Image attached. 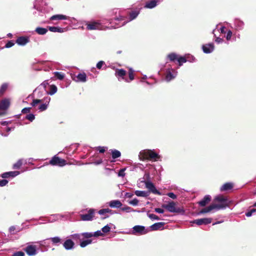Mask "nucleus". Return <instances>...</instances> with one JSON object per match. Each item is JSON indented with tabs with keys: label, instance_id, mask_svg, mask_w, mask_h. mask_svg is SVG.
<instances>
[{
	"label": "nucleus",
	"instance_id": "nucleus-3",
	"mask_svg": "<svg viewBox=\"0 0 256 256\" xmlns=\"http://www.w3.org/2000/svg\"><path fill=\"white\" fill-rule=\"evenodd\" d=\"M162 207L166 208L170 212L178 213L182 214H184V210L182 208L176 207V204L174 202H170L166 204H163Z\"/></svg>",
	"mask_w": 256,
	"mask_h": 256
},
{
	"label": "nucleus",
	"instance_id": "nucleus-7",
	"mask_svg": "<svg viewBox=\"0 0 256 256\" xmlns=\"http://www.w3.org/2000/svg\"><path fill=\"white\" fill-rule=\"evenodd\" d=\"M150 232V230L148 228H146L144 226L136 225L132 228V230L131 234L134 235H143L146 234Z\"/></svg>",
	"mask_w": 256,
	"mask_h": 256
},
{
	"label": "nucleus",
	"instance_id": "nucleus-18",
	"mask_svg": "<svg viewBox=\"0 0 256 256\" xmlns=\"http://www.w3.org/2000/svg\"><path fill=\"white\" fill-rule=\"evenodd\" d=\"M202 48L204 53L210 54L214 51V46L213 43H209L204 44L202 46Z\"/></svg>",
	"mask_w": 256,
	"mask_h": 256
},
{
	"label": "nucleus",
	"instance_id": "nucleus-16",
	"mask_svg": "<svg viewBox=\"0 0 256 256\" xmlns=\"http://www.w3.org/2000/svg\"><path fill=\"white\" fill-rule=\"evenodd\" d=\"M94 210L93 209H90L88 214L81 215V218L84 221H88L92 220L94 216Z\"/></svg>",
	"mask_w": 256,
	"mask_h": 256
},
{
	"label": "nucleus",
	"instance_id": "nucleus-46",
	"mask_svg": "<svg viewBox=\"0 0 256 256\" xmlns=\"http://www.w3.org/2000/svg\"><path fill=\"white\" fill-rule=\"evenodd\" d=\"M22 160H19L13 165V168L14 169H19L22 164Z\"/></svg>",
	"mask_w": 256,
	"mask_h": 256
},
{
	"label": "nucleus",
	"instance_id": "nucleus-6",
	"mask_svg": "<svg viewBox=\"0 0 256 256\" xmlns=\"http://www.w3.org/2000/svg\"><path fill=\"white\" fill-rule=\"evenodd\" d=\"M66 160L56 156H54L50 160L48 163H45L44 166L48 165V164L53 166H63L66 164Z\"/></svg>",
	"mask_w": 256,
	"mask_h": 256
},
{
	"label": "nucleus",
	"instance_id": "nucleus-59",
	"mask_svg": "<svg viewBox=\"0 0 256 256\" xmlns=\"http://www.w3.org/2000/svg\"><path fill=\"white\" fill-rule=\"evenodd\" d=\"M14 41L12 40H10L8 41L6 44L5 47L6 48H10L12 47L13 46H14Z\"/></svg>",
	"mask_w": 256,
	"mask_h": 256
},
{
	"label": "nucleus",
	"instance_id": "nucleus-51",
	"mask_svg": "<svg viewBox=\"0 0 256 256\" xmlns=\"http://www.w3.org/2000/svg\"><path fill=\"white\" fill-rule=\"evenodd\" d=\"M121 210L122 211H124V212H135V210H132V208H131L130 207L128 206H124V207L122 208H121Z\"/></svg>",
	"mask_w": 256,
	"mask_h": 256
},
{
	"label": "nucleus",
	"instance_id": "nucleus-40",
	"mask_svg": "<svg viewBox=\"0 0 256 256\" xmlns=\"http://www.w3.org/2000/svg\"><path fill=\"white\" fill-rule=\"evenodd\" d=\"M50 238H47L42 240H40L39 242H35L34 243L39 244L40 246H48L49 245L48 240H50Z\"/></svg>",
	"mask_w": 256,
	"mask_h": 256
},
{
	"label": "nucleus",
	"instance_id": "nucleus-25",
	"mask_svg": "<svg viewBox=\"0 0 256 256\" xmlns=\"http://www.w3.org/2000/svg\"><path fill=\"white\" fill-rule=\"evenodd\" d=\"M20 174L18 171L8 172H4L2 174V178H8L9 177L14 178Z\"/></svg>",
	"mask_w": 256,
	"mask_h": 256
},
{
	"label": "nucleus",
	"instance_id": "nucleus-33",
	"mask_svg": "<svg viewBox=\"0 0 256 256\" xmlns=\"http://www.w3.org/2000/svg\"><path fill=\"white\" fill-rule=\"evenodd\" d=\"M233 187V184L231 182H226L220 188L221 192L231 190Z\"/></svg>",
	"mask_w": 256,
	"mask_h": 256
},
{
	"label": "nucleus",
	"instance_id": "nucleus-10",
	"mask_svg": "<svg viewBox=\"0 0 256 256\" xmlns=\"http://www.w3.org/2000/svg\"><path fill=\"white\" fill-rule=\"evenodd\" d=\"M52 20H68L70 22H72L73 20H75L76 19L74 18H71L66 15L58 14H55L52 16L50 18Z\"/></svg>",
	"mask_w": 256,
	"mask_h": 256
},
{
	"label": "nucleus",
	"instance_id": "nucleus-8",
	"mask_svg": "<svg viewBox=\"0 0 256 256\" xmlns=\"http://www.w3.org/2000/svg\"><path fill=\"white\" fill-rule=\"evenodd\" d=\"M46 2L44 0H35L33 4V8L40 12H46L48 10L46 8Z\"/></svg>",
	"mask_w": 256,
	"mask_h": 256
},
{
	"label": "nucleus",
	"instance_id": "nucleus-38",
	"mask_svg": "<svg viewBox=\"0 0 256 256\" xmlns=\"http://www.w3.org/2000/svg\"><path fill=\"white\" fill-rule=\"evenodd\" d=\"M8 84L7 83H4L0 88V96H2L8 89Z\"/></svg>",
	"mask_w": 256,
	"mask_h": 256
},
{
	"label": "nucleus",
	"instance_id": "nucleus-39",
	"mask_svg": "<svg viewBox=\"0 0 256 256\" xmlns=\"http://www.w3.org/2000/svg\"><path fill=\"white\" fill-rule=\"evenodd\" d=\"M53 244L58 245L61 242V238L58 236H55L50 238Z\"/></svg>",
	"mask_w": 256,
	"mask_h": 256
},
{
	"label": "nucleus",
	"instance_id": "nucleus-43",
	"mask_svg": "<svg viewBox=\"0 0 256 256\" xmlns=\"http://www.w3.org/2000/svg\"><path fill=\"white\" fill-rule=\"evenodd\" d=\"M216 31V29L212 31V33L214 34V36L215 37L214 41L218 44H221L224 42V40L222 38L216 36V34H215Z\"/></svg>",
	"mask_w": 256,
	"mask_h": 256
},
{
	"label": "nucleus",
	"instance_id": "nucleus-60",
	"mask_svg": "<svg viewBox=\"0 0 256 256\" xmlns=\"http://www.w3.org/2000/svg\"><path fill=\"white\" fill-rule=\"evenodd\" d=\"M12 256H24V253L22 251H18L14 252Z\"/></svg>",
	"mask_w": 256,
	"mask_h": 256
},
{
	"label": "nucleus",
	"instance_id": "nucleus-28",
	"mask_svg": "<svg viewBox=\"0 0 256 256\" xmlns=\"http://www.w3.org/2000/svg\"><path fill=\"white\" fill-rule=\"evenodd\" d=\"M62 218H63V216L60 214H52L48 218L47 221L50 222H52Z\"/></svg>",
	"mask_w": 256,
	"mask_h": 256
},
{
	"label": "nucleus",
	"instance_id": "nucleus-1",
	"mask_svg": "<svg viewBox=\"0 0 256 256\" xmlns=\"http://www.w3.org/2000/svg\"><path fill=\"white\" fill-rule=\"evenodd\" d=\"M123 18H115L110 19H102L100 20H91L84 22L86 28L88 30H103L106 29L116 28L124 26V23L122 24L114 25V21H120L123 20Z\"/></svg>",
	"mask_w": 256,
	"mask_h": 256
},
{
	"label": "nucleus",
	"instance_id": "nucleus-57",
	"mask_svg": "<svg viewBox=\"0 0 256 256\" xmlns=\"http://www.w3.org/2000/svg\"><path fill=\"white\" fill-rule=\"evenodd\" d=\"M126 170V168L120 169L118 172V176L120 177H124L125 176L124 172Z\"/></svg>",
	"mask_w": 256,
	"mask_h": 256
},
{
	"label": "nucleus",
	"instance_id": "nucleus-26",
	"mask_svg": "<svg viewBox=\"0 0 256 256\" xmlns=\"http://www.w3.org/2000/svg\"><path fill=\"white\" fill-rule=\"evenodd\" d=\"M210 195H206L201 200L198 202V204L201 206H204L210 201Z\"/></svg>",
	"mask_w": 256,
	"mask_h": 256
},
{
	"label": "nucleus",
	"instance_id": "nucleus-62",
	"mask_svg": "<svg viewBox=\"0 0 256 256\" xmlns=\"http://www.w3.org/2000/svg\"><path fill=\"white\" fill-rule=\"evenodd\" d=\"M48 80H45L40 85L39 88H40L41 87H43V88L45 90V88L48 86Z\"/></svg>",
	"mask_w": 256,
	"mask_h": 256
},
{
	"label": "nucleus",
	"instance_id": "nucleus-9",
	"mask_svg": "<svg viewBox=\"0 0 256 256\" xmlns=\"http://www.w3.org/2000/svg\"><path fill=\"white\" fill-rule=\"evenodd\" d=\"M139 14H140L139 11H138V10L132 11V12H130V18H129L128 20H124L125 18L122 16V18H124L123 20H121L120 21H114V25H118V24H122L123 23H124V25H125L127 22L134 20L138 16ZM120 16L122 17V16H120L118 18H120Z\"/></svg>",
	"mask_w": 256,
	"mask_h": 256
},
{
	"label": "nucleus",
	"instance_id": "nucleus-61",
	"mask_svg": "<svg viewBox=\"0 0 256 256\" xmlns=\"http://www.w3.org/2000/svg\"><path fill=\"white\" fill-rule=\"evenodd\" d=\"M8 183V180L5 179L0 180V186H4L6 185Z\"/></svg>",
	"mask_w": 256,
	"mask_h": 256
},
{
	"label": "nucleus",
	"instance_id": "nucleus-30",
	"mask_svg": "<svg viewBox=\"0 0 256 256\" xmlns=\"http://www.w3.org/2000/svg\"><path fill=\"white\" fill-rule=\"evenodd\" d=\"M10 106V102L8 99L2 100L0 102V110H6Z\"/></svg>",
	"mask_w": 256,
	"mask_h": 256
},
{
	"label": "nucleus",
	"instance_id": "nucleus-20",
	"mask_svg": "<svg viewBox=\"0 0 256 256\" xmlns=\"http://www.w3.org/2000/svg\"><path fill=\"white\" fill-rule=\"evenodd\" d=\"M116 212H114L112 210L108 208H102L98 210V214L101 216H104L102 218V219L106 218L109 217V215L108 214H115Z\"/></svg>",
	"mask_w": 256,
	"mask_h": 256
},
{
	"label": "nucleus",
	"instance_id": "nucleus-44",
	"mask_svg": "<svg viewBox=\"0 0 256 256\" xmlns=\"http://www.w3.org/2000/svg\"><path fill=\"white\" fill-rule=\"evenodd\" d=\"M54 74V76L60 80H62L64 77V74L61 72H55Z\"/></svg>",
	"mask_w": 256,
	"mask_h": 256
},
{
	"label": "nucleus",
	"instance_id": "nucleus-50",
	"mask_svg": "<svg viewBox=\"0 0 256 256\" xmlns=\"http://www.w3.org/2000/svg\"><path fill=\"white\" fill-rule=\"evenodd\" d=\"M138 200L137 198H135L132 200L128 201V204L133 206H136L138 204Z\"/></svg>",
	"mask_w": 256,
	"mask_h": 256
},
{
	"label": "nucleus",
	"instance_id": "nucleus-63",
	"mask_svg": "<svg viewBox=\"0 0 256 256\" xmlns=\"http://www.w3.org/2000/svg\"><path fill=\"white\" fill-rule=\"evenodd\" d=\"M30 108H25L22 110V112L23 114L29 113L30 112Z\"/></svg>",
	"mask_w": 256,
	"mask_h": 256
},
{
	"label": "nucleus",
	"instance_id": "nucleus-31",
	"mask_svg": "<svg viewBox=\"0 0 256 256\" xmlns=\"http://www.w3.org/2000/svg\"><path fill=\"white\" fill-rule=\"evenodd\" d=\"M178 62L179 66H182L184 63H185L187 60L186 58L184 56H180L177 59ZM190 62H193L195 61V58L194 56H192V60H188Z\"/></svg>",
	"mask_w": 256,
	"mask_h": 256
},
{
	"label": "nucleus",
	"instance_id": "nucleus-29",
	"mask_svg": "<svg viewBox=\"0 0 256 256\" xmlns=\"http://www.w3.org/2000/svg\"><path fill=\"white\" fill-rule=\"evenodd\" d=\"M216 206L214 204H210L208 206L202 210H201L198 212V214H202L209 212H211L212 210L216 209Z\"/></svg>",
	"mask_w": 256,
	"mask_h": 256
},
{
	"label": "nucleus",
	"instance_id": "nucleus-53",
	"mask_svg": "<svg viewBox=\"0 0 256 256\" xmlns=\"http://www.w3.org/2000/svg\"><path fill=\"white\" fill-rule=\"evenodd\" d=\"M92 236L95 237H98L100 236H104L102 230H98L94 232H92Z\"/></svg>",
	"mask_w": 256,
	"mask_h": 256
},
{
	"label": "nucleus",
	"instance_id": "nucleus-35",
	"mask_svg": "<svg viewBox=\"0 0 256 256\" xmlns=\"http://www.w3.org/2000/svg\"><path fill=\"white\" fill-rule=\"evenodd\" d=\"M110 226H114H114L112 224L110 223L109 224H108L106 226H104L103 228H102L101 230H102V232L103 233L104 236V235L105 234H106L110 232V229H111Z\"/></svg>",
	"mask_w": 256,
	"mask_h": 256
},
{
	"label": "nucleus",
	"instance_id": "nucleus-54",
	"mask_svg": "<svg viewBox=\"0 0 256 256\" xmlns=\"http://www.w3.org/2000/svg\"><path fill=\"white\" fill-rule=\"evenodd\" d=\"M128 76L130 78V80H128L130 82L134 79V70L132 68L130 69V71L128 72Z\"/></svg>",
	"mask_w": 256,
	"mask_h": 256
},
{
	"label": "nucleus",
	"instance_id": "nucleus-32",
	"mask_svg": "<svg viewBox=\"0 0 256 256\" xmlns=\"http://www.w3.org/2000/svg\"><path fill=\"white\" fill-rule=\"evenodd\" d=\"M134 194L138 196L146 198L149 196L150 192L145 190H136Z\"/></svg>",
	"mask_w": 256,
	"mask_h": 256
},
{
	"label": "nucleus",
	"instance_id": "nucleus-47",
	"mask_svg": "<svg viewBox=\"0 0 256 256\" xmlns=\"http://www.w3.org/2000/svg\"><path fill=\"white\" fill-rule=\"evenodd\" d=\"M148 216L152 220H159L160 218L156 215L153 214H148Z\"/></svg>",
	"mask_w": 256,
	"mask_h": 256
},
{
	"label": "nucleus",
	"instance_id": "nucleus-55",
	"mask_svg": "<svg viewBox=\"0 0 256 256\" xmlns=\"http://www.w3.org/2000/svg\"><path fill=\"white\" fill-rule=\"evenodd\" d=\"M232 32L230 30H229L228 31L226 34L225 36L226 38L228 41H229L230 40L232 36Z\"/></svg>",
	"mask_w": 256,
	"mask_h": 256
},
{
	"label": "nucleus",
	"instance_id": "nucleus-36",
	"mask_svg": "<svg viewBox=\"0 0 256 256\" xmlns=\"http://www.w3.org/2000/svg\"><path fill=\"white\" fill-rule=\"evenodd\" d=\"M48 29L42 27H38L36 28L35 32L40 35H44L48 32Z\"/></svg>",
	"mask_w": 256,
	"mask_h": 256
},
{
	"label": "nucleus",
	"instance_id": "nucleus-48",
	"mask_svg": "<svg viewBox=\"0 0 256 256\" xmlns=\"http://www.w3.org/2000/svg\"><path fill=\"white\" fill-rule=\"evenodd\" d=\"M254 213H256V208H252L250 210L246 213V216L248 217H250Z\"/></svg>",
	"mask_w": 256,
	"mask_h": 256
},
{
	"label": "nucleus",
	"instance_id": "nucleus-42",
	"mask_svg": "<svg viewBox=\"0 0 256 256\" xmlns=\"http://www.w3.org/2000/svg\"><path fill=\"white\" fill-rule=\"evenodd\" d=\"M92 242V240H86L82 241L80 242V245L82 248H84L88 244H90Z\"/></svg>",
	"mask_w": 256,
	"mask_h": 256
},
{
	"label": "nucleus",
	"instance_id": "nucleus-24",
	"mask_svg": "<svg viewBox=\"0 0 256 256\" xmlns=\"http://www.w3.org/2000/svg\"><path fill=\"white\" fill-rule=\"evenodd\" d=\"M122 203L120 200H112L108 202V206L111 208H120L122 206Z\"/></svg>",
	"mask_w": 256,
	"mask_h": 256
},
{
	"label": "nucleus",
	"instance_id": "nucleus-64",
	"mask_svg": "<svg viewBox=\"0 0 256 256\" xmlns=\"http://www.w3.org/2000/svg\"><path fill=\"white\" fill-rule=\"evenodd\" d=\"M167 195L170 198L172 199H176V196L174 192H168Z\"/></svg>",
	"mask_w": 256,
	"mask_h": 256
},
{
	"label": "nucleus",
	"instance_id": "nucleus-23",
	"mask_svg": "<svg viewBox=\"0 0 256 256\" xmlns=\"http://www.w3.org/2000/svg\"><path fill=\"white\" fill-rule=\"evenodd\" d=\"M74 242L70 240H66L63 244V246L66 250H72L74 248Z\"/></svg>",
	"mask_w": 256,
	"mask_h": 256
},
{
	"label": "nucleus",
	"instance_id": "nucleus-58",
	"mask_svg": "<svg viewBox=\"0 0 256 256\" xmlns=\"http://www.w3.org/2000/svg\"><path fill=\"white\" fill-rule=\"evenodd\" d=\"M82 236V234H72L70 236L74 238V239H78L80 240V237Z\"/></svg>",
	"mask_w": 256,
	"mask_h": 256
},
{
	"label": "nucleus",
	"instance_id": "nucleus-56",
	"mask_svg": "<svg viewBox=\"0 0 256 256\" xmlns=\"http://www.w3.org/2000/svg\"><path fill=\"white\" fill-rule=\"evenodd\" d=\"M104 65H106L105 62L102 60H100V61H99L97 63V64L96 65V67L97 68L100 70L102 68V66Z\"/></svg>",
	"mask_w": 256,
	"mask_h": 256
},
{
	"label": "nucleus",
	"instance_id": "nucleus-14",
	"mask_svg": "<svg viewBox=\"0 0 256 256\" xmlns=\"http://www.w3.org/2000/svg\"><path fill=\"white\" fill-rule=\"evenodd\" d=\"M212 219L211 218H202L194 220L190 222L192 224H196L198 226L202 224H208L211 223Z\"/></svg>",
	"mask_w": 256,
	"mask_h": 256
},
{
	"label": "nucleus",
	"instance_id": "nucleus-41",
	"mask_svg": "<svg viewBox=\"0 0 256 256\" xmlns=\"http://www.w3.org/2000/svg\"><path fill=\"white\" fill-rule=\"evenodd\" d=\"M57 87L55 85H52L50 86V92H47V94L50 95H53L57 92Z\"/></svg>",
	"mask_w": 256,
	"mask_h": 256
},
{
	"label": "nucleus",
	"instance_id": "nucleus-49",
	"mask_svg": "<svg viewBox=\"0 0 256 256\" xmlns=\"http://www.w3.org/2000/svg\"><path fill=\"white\" fill-rule=\"evenodd\" d=\"M25 118L32 122L35 118V116L32 114H29L26 116Z\"/></svg>",
	"mask_w": 256,
	"mask_h": 256
},
{
	"label": "nucleus",
	"instance_id": "nucleus-13",
	"mask_svg": "<svg viewBox=\"0 0 256 256\" xmlns=\"http://www.w3.org/2000/svg\"><path fill=\"white\" fill-rule=\"evenodd\" d=\"M126 74V71L124 69H117L116 70L115 75L118 78L119 81L124 80L127 82H130L128 80L124 78Z\"/></svg>",
	"mask_w": 256,
	"mask_h": 256
},
{
	"label": "nucleus",
	"instance_id": "nucleus-4",
	"mask_svg": "<svg viewBox=\"0 0 256 256\" xmlns=\"http://www.w3.org/2000/svg\"><path fill=\"white\" fill-rule=\"evenodd\" d=\"M215 200L217 202H220V204H214L216 207V210L225 209L226 207L228 206L230 202L223 196L220 195L216 196L215 198Z\"/></svg>",
	"mask_w": 256,
	"mask_h": 256
},
{
	"label": "nucleus",
	"instance_id": "nucleus-19",
	"mask_svg": "<svg viewBox=\"0 0 256 256\" xmlns=\"http://www.w3.org/2000/svg\"><path fill=\"white\" fill-rule=\"evenodd\" d=\"M244 26V22L240 19L236 18L234 20V28L236 30L240 31L243 30Z\"/></svg>",
	"mask_w": 256,
	"mask_h": 256
},
{
	"label": "nucleus",
	"instance_id": "nucleus-27",
	"mask_svg": "<svg viewBox=\"0 0 256 256\" xmlns=\"http://www.w3.org/2000/svg\"><path fill=\"white\" fill-rule=\"evenodd\" d=\"M158 0H152L150 2H148L146 4L144 8L150 9L153 8L158 5Z\"/></svg>",
	"mask_w": 256,
	"mask_h": 256
},
{
	"label": "nucleus",
	"instance_id": "nucleus-21",
	"mask_svg": "<svg viewBox=\"0 0 256 256\" xmlns=\"http://www.w3.org/2000/svg\"><path fill=\"white\" fill-rule=\"evenodd\" d=\"M72 79L76 82H84L87 80V76L84 72L80 73L74 78H72Z\"/></svg>",
	"mask_w": 256,
	"mask_h": 256
},
{
	"label": "nucleus",
	"instance_id": "nucleus-34",
	"mask_svg": "<svg viewBox=\"0 0 256 256\" xmlns=\"http://www.w3.org/2000/svg\"><path fill=\"white\" fill-rule=\"evenodd\" d=\"M48 30L54 32H64V28L58 26H48Z\"/></svg>",
	"mask_w": 256,
	"mask_h": 256
},
{
	"label": "nucleus",
	"instance_id": "nucleus-11",
	"mask_svg": "<svg viewBox=\"0 0 256 256\" xmlns=\"http://www.w3.org/2000/svg\"><path fill=\"white\" fill-rule=\"evenodd\" d=\"M146 187L152 193L158 195H162V193L156 188L154 185L150 181H144Z\"/></svg>",
	"mask_w": 256,
	"mask_h": 256
},
{
	"label": "nucleus",
	"instance_id": "nucleus-52",
	"mask_svg": "<svg viewBox=\"0 0 256 256\" xmlns=\"http://www.w3.org/2000/svg\"><path fill=\"white\" fill-rule=\"evenodd\" d=\"M82 236H83L84 238H88L92 237V232H83L82 233Z\"/></svg>",
	"mask_w": 256,
	"mask_h": 256
},
{
	"label": "nucleus",
	"instance_id": "nucleus-17",
	"mask_svg": "<svg viewBox=\"0 0 256 256\" xmlns=\"http://www.w3.org/2000/svg\"><path fill=\"white\" fill-rule=\"evenodd\" d=\"M30 41V38L26 36H21L18 38L16 43L19 45L24 46L26 45Z\"/></svg>",
	"mask_w": 256,
	"mask_h": 256
},
{
	"label": "nucleus",
	"instance_id": "nucleus-2",
	"mask_svg": "<svg viewBox=\"0 0 256 256\" xmlns=\"http://www.w3.org/2000/svg\"><path fill=\"white\" fill-rule=\"evenodd\" d=\"M50 100V98L49 96L46 97L44 100L34 99L30 105L32 106H36L38 104L44 102V103L40 104L38 107L40 112H43L47 109Z\"/></svg>",
	"mask_w": 256,
	"mask_h": 256
},
{
	"label": "nucleus",
	"instance_id": "nucleus-22",
	"mask_svg": "<svg viewBox=\"0 0 256 256\" xmlns=\"http://www.w3.org/2000/svg\"><path fill=\"white\" fill-rule=\"evenodd\" d=\"M164 225V223L163 222H156L150 226L148 228L150 230V232L162 229Z\"/></svg>",
	"mask_w": 256,
	"mask_h": 256
},
{
	"label": "nucleus",
	"instance_id": "nucleus-15",
	"mask_svg": "<svg viewBox=\"0 0 256 256\" xmlns=\"http://www.w3.org/2000/svg\"><path fill=\"white\" fill-rule=\"evenodd\" d=\"M36 246L33 245H28L24 250L29 256H35L37 254Z\"/></svg>",
	"mask_w": 256,
	"mask_h": 256
},
{
	"label": "nucleus",
	"instance_id": "nucleus-5",
	"mask_svg": "<svg viewBox=\"0 0 256 256\" xmlns=\"http://www.w3.org/2000/svg\"><path fill=\"white\" fill-rule=\"evenodd\" d=\"M140 153L144 158L151 160L153 161H157L160 158V156L157 153H156L154 150H144Z\"/></svg>",
	"mask_w": 256,
	"mask_h": 256
},
{
	"label": "nucleus",
	"instance_id": "nucleus-45",
	"mask_svg": "<svg viewBox=\"0 0 256 256\" xmlns=\"http://www.w3.org/2000/svg\"><path fill=\"white\" fill-rule=\"evenodd\" d=\"M168 58L170 59V61H174L176 60H177L178 58V55L175 53L170 54L168 56Z\"/></svg>",
	"mask_w": 256,
	"mask_h": 256
},
{
	"label": "nucleus",
	"instance_id": "nucleus-37",
	"mask_svg": "<svg viewBox=\"0 0 256 256\" xmlns=\"http://www.w3.org/2000/svg\"><path fill=\"white\" fill-rule=\"evenodd\" d=\"M111 154L112 158L116 159V158H120L121 156L120 152L116 149L111 150Z\"/></svg>",
	"mask_w": 256,
	"mask_h": 256
},
{
	"label": "nucleus",
	"instance_id": "nucleus-12",
	"mask_svg": "<svg viewBox=\"0 0 256 256\" xmlns=\"http://www.w3.org/2000/svg\"><path fill=\"white\" fill-rule=\"evenodd\" d=\"M177 71L174 69L172 68H168L166 69V80L168 82H170L172 80L174 79L177 76Z\"/></svg>",
	"mask_w": 256,
	"mask_h": 256
}]
</instances>
